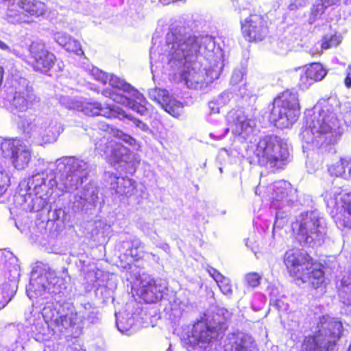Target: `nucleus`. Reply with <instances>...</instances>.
Returning a JSON list of instances; mask_svg holds the SVG:
<instances>
[{
  "instance_id": "f257e3e1",
  "label": "nucleus",
  "mask_w": 351,
  "mask_h": 351,
  "mask_svg": "<svg viewBox=\"0 0 351 351\" xmlns=\"http://www.w3.org/2000/svg\"><path fill=\"white\" fill-rule=\"evenodd\" d=\"M164 47V54L159 46H153L150 49L152 73L154 63L163 60L166 56L169 67L168 75L175 83H183L189 88L193 81L198 83L195 75L202 71L205 73L206 84L219 78L223 63L221 56L213 52L215 43L211 36H196L176 30L167 34Z\"/></svg>"
},
{
  "instance_id": "f03ea898",
  "label": "nucleus",
  "mask_w": 351,
  "mask_h": 351,
  "mask_svg": "<svg viewBox=\"0 0 351 351\" xmlns=\"http://www.w3.org/2000/svg\"><path fill=\"white\" fill-rule=\"evenodd\" d=\"M289 276L295 280L308 283L313 289L325 287L324 265L302 249H289L283 256Z\"/></svg>"
},
{
  "instance_id": "7ed1b4c3",
  "label": "nucleus",
  "mask_w": 351,
  "mask_h": 351,
  "mask_svg": "<svg viewBox=\"0 0 351 351\" xmlns=\"http://www.w3.org/2000/svg\"><path fill=\"white\" fill-rule=\"evenodd\" d=\"M343 326L337 318L324 315L319 317L314 332L304 337L302 351H334L343 336Z\"/></svg>"
},
{
  "instance_id": "20e7f679",
  "label": "nucleus",
  "mask_w": 351,
  "mask_h": 351,
  "mask_svg": "<svg viewBox=\"0 0 351 351\" xmlns=\"http://www.w3.org/2000/svg\"><path fill=\"white\" fill-rule=\"evenodd\" d=\"M289 156L287 149L283 147L281 139L277 136L267 135L258 142L250 162L270 169L282 168Z\"/></svg>"
},
{
  "instance_id": "39448f33",
  "label": "nucleus",
  "mask_w": 351,
  "mask_h": 351,
  "mask_svg": "<svg viewBox=\"0 0 351 351\" xmlns=\"http://www.w3.org/2000/svg\"><path fill=\"white\" fill-rule=\"evenodd\" d=\"M300 115V106L296 93L283 90L274 100L269 121L278 129L290 128Z\"/></svg>"
},
{
  "instance_id": "423d86ee",
  "label": "nucleus",
  "mask_w": 351,
  "mask_h": 351,
  "mask_svg": "<svg viewBox=\"0 0 351 351\" xmlns=\"http://www.w3.org/2000/svg\"><path fill=\"white\" fill-rule=\"evenodd\" d=\"M228 329V319L219 313L213 314L211 319L197 323L189 336L192 348L199 344H210L223 336Z\"/></svg>"
},
{
  "instance_id": "0eeeda50",
  "label": "nucleus",
  "mask_w": 351,
  "mask_h": 351,
  "mask_svg": "<svg viewBox=\"0 0 351 351\" xmlns=\"http://www.w3.org/2000/svg\"><path fill=\"white\" fill-rule=\"evenodd\" d=\"M319 219L313 213H301L292 223L293 237L300 245L311 244L322 239Z\"/></svg>"
},
{
  "instance_id": "6e6552de",
  "label": "nucleus",
  "mask_w": 351,
  "mask_h": 351,
  "mask_svg": "<svg viewBox=\"0 0 351 351\" xmlns=\"http://www.w3.org/2000/svg\"><path fill=\"white\" fill-rule=\"evenodd\" d=\"M16 4L8 6L5 19L11 23H28L29 16L43 15L45 4L38 0H16Z\"/></svg>"
},
{
  "instance_id": "1a4fd4ad",
  "label": "nucleus",
  "mask_w": 351,
  "mask_h": 351,
  "mask_svg": "<svg viewBox=\"0 0 351 351\" xmlns=\"http://www.w3.org/2000/svg\"><path fill=\"white\" fill-rule=\"evenodd\" d=\"M338 123L336 113L328 108H322L317 114L314 113L313 117L306 120L305 132H311L317 137L329 135L333 136L335 128Z\"/></svg>"
},
{
  "instance_id": "9d476101",
  "label": "nucleus",
  "mask_w": 351,
  "mask_h": 351,
  "mask_svg": "<svg viewBox=\"0 0 351 351\" xmlns=\"http://www.w3.org/2000/svg\"><path fill=\"white\" fill-rule=\"evenodd\" d=\"M1 150L3 157L8 158L13 167L18 170L25 169L32 159L29 147L16 138L4 139L1 145Z\"/></svg>"
},
{
  "instance_id": "9b49d317",
  "label": "nucleus",
  "mask_w": 351,
  "mask_h": 351,
  "mask_svg": "<svg viewBox=\"0 0 351 351\" xmlns=\"http://www.w3.org/2000/svg\"><path fill=\"white\" fill-rule=\"evenodd\" d=\"M102 94L142 115L147 112V100L138 89H104Z\"/></svg>"
},
{
  "instance_id": "f8f14e48",
  "label": "nucleus",
  "mask_w": 351,
  "mask_h": 351,
  "mask_svg": "<svg viewBox=\"0 0 351 351\" xmlns=\"http://www.w3.org/2000/svg\"><path fill=\"white\" fill-rule=\"evenodd\" d=\"M31 64L34 70L47 73L53 66L56 57L49 52L44 43L33 42L29 46Z\"/></svg>"
},
{
  "instance_id": "ddd939ff",
  "label": "nucleus",
  "mask_w": 351,
  "mask_h": 351,
  "mask_svg": "<svg viewBox=\"0 0 351 351\" xmlns=\"http://www.w3.org/2000/svg\"><path fill=\"white\" fill-rule=\"evenodd\" d=\"M241 29L243 36L250 42L261 41L267 34V27L263 16L258 14H251L241 22Z\"/></svg>"
},
{
  "instance_id": "4468645a",
  "label": "nucleus",
  "mask_w": 351,
  "mask_h": 351,
  "mask_svg": "<svg viewBox=\"0 0 351 351\" xmlns=\"http://www.w3.org/2000/svg\"><path fill=\"white\" fill-rule=\"evenodd\" d=\"M149 97L159 104L168 113L175 116L178 113V110L182 107V104L176 101L169 93L167 89H151Z\"/></svg>"
},
{
  "instance_id": "2eb2a0df",
  "label": "nucleus",
  "mask_w": 351,
  "mask_h": 351,
  "mask_svg": "<svg viewBox=\"0 0 351 351\" xmlns=\"http://www.w3.org/2000/svg\"><path fill=\"white\" fill-rule=\"evenodd\" d=\"M334 219L340 226L351 229V198L349 194H345L339 199Z\"/></svg>"
},
{
  "instance_id": "dca6fc26",
  "label": "nucleus",
  "mask_w": 351,
  "mask_h": 351,
  "mask_svg": "<svg viewBox=\"0 0 351 351\" xmlns=\"http://www.w3.org/2000/svg\"><path fill=\"white\" fill-rule=\"evenodd\" d=\"M108 176L114 181L110 184V189L114 191L116 194L131 196L136 191L135 182L130 178L126 177H118L113 173H109Z\"/></svg>"
},
{
  "instance_id": "f3484780",
  "label": "nucleus",
  "mask_w": 351,
  "mask_h": 351,
  "mask_svg": "<svg viewBox=\"0 0 351 351\" xmlns=\"http://www.w3.org/2000/svg\"><path fill=\"white\" fill-rule=\"evenodd\" d=\"M91 75L102 85H106L107 83L112 88H134L127 83L125 80L121 79L113 74L106 73L97 67H93L90 71Z\"/></svg>"
},
{
  "instance_id": "a211bd4d",
  "label": "nucleus",
  "mask_w": 351,
  "mask_h": 351,
  "mask_svg": "<svg viewBox=\"0 0 351 351\" xmlns=\"http://www.w3.org/2000/svg\"><path fill=\"white\" fill-rule=\"evenodd\" d=\"M163 290L160 285L154 280H151L144 285L140 291V297L146 303H156L163 296Z\"/></svg>"
},
{
  "instance_id": "6ab92c4d",
  "label": "nucleus",
  "mask_w": 351,
  "mask_h": 351,
  "mask_svg": "<svg viewBox=\"0 0 351 351\" xmlns=\"http://www.w3.org/2000/svg\"><path fill=\"white\" fill-rule=\"evenodd\" d=\"M326 75V71L320 63H312L300 77V86H311L314 82L321 81Z\"/></svg>"
},
{
  "instance_id": "aec40b11",
  "label": "nucleus",
  "mask_w": 351,
  "mask_h": 351,
  "mask_svg": "<svg viewBox=\"0 0 351 351\" xmlns=\"http://www.w3.org/2000/svg\"><path fill=\"white\" fill-rule=\"evenodd\" d=\"M54 40L65 50L73 52L77 56H84V53L78 40L65 32H56L53 34Z\"/></svg>"
},
{
  "instance_id": "412c9836",
  "label": "nucleus",
  "mask_w": 351,
  "mask_h": 351,
  "mask_svg": "<svg viewBox=\"0 0 351 351\" xmlns=\"http://www.w3.org/2000/svg\"><path fill=\"white\" fill-rule=\"evenodd\" d=\"M206 270L216 282L221 292L223 295L230 296L232 294V285L231 280L228 277L223 276L218 270L210 265L207 266Z\"/></svg>"
},
{
  "instance_id": "4be33fe9",
  "label": "nucleus",
  "mask_w": 351,
  "mask_h": 351,
  "mask_svg": "<svg viewBox=\"0 0 351 351\" xmlns=\"http://www.w3.org/2000/svg\"><path fill=\"white\" fill-rule=\"evenodd\" d=\"M106 148H110V154L107 156V160L112 165L121 162L123 152L127 149L121 143L113 141H108L106 143Z\"/></svg>"
},
{
  "instance_id": "5701e85b",
  "label": "nucleus",
  "mask_w": 351,
  "mask_h": 351,
  "mask_svg": "<svg viewBox=\"0 0 351 351\" xmlns=\"http://www.w3.org/2000/svg\"><path fill=\"white\" fill-rule=\"evenodd\" d=\"M291 191V185L285 181H279L274 186L271 199L273 202H280L288 197Z\"/></svg>"
},
{
  "instance_id": "b1692460",
  "label": "nucleus",
  "mask_w": 351,
  "mask_h": 351,
  "mask_svg": "<svg viewBox=\"0 0 351 351\" xmlns=\"http://www.w3.org/2000/svg\"><path fill=\"white\" fill-rule=\"evenodd\" d=\"M76 315L77 313L73 312L60 315L52 320V325L60 331L63 328H68L69 327L73 326L75 325V319Z\"/></svg>"
},
{
  "instance_id": "393cba45",
  "label": "nucleus",
  "mask_w": 351,
  "mask_h": 351,
  "mask_svg": "<svg viewBox=\"0 0 351 351\" xmlns=\"http://www.w3.org/2000/svg\"><path fill=\"white\" fill-rule=\"evenodd\" d=\"M348 162L344 159H340L336 162L331 164L328 167L330 175L332 177H341L346 173V168L348 165Z\"/></svg>"
},
{
  "instance_id": "a878e982",
  "label": "nucleus",
  "mask_w": 351,
  "mask_h": 351,
  "mask_svg": "<svg viewBox=\"0 0 351 351\" xmlns=\"http://www.w3.org/2000/svg\"><path fill=\"white\" fill-rule=\"evenodd\" d=\"M327 8L321 0H316L311 9V13L309 16V23H314L324 13Z\"/></svg>"
},
{
  "instance_id": "bb28decb",
  "label": "nucleus",
  "mask_w": 351,
  "mask_h": 351,
  "mask_svg": "<svg viewBox=\"0 0 351 351\" xmlns=\"http://www.w3.org/2000/svg\"><path fill=\"white\" fill-rule=\"evenodd\" d=\"M341 42L340 36L335 34H326L323 36L322 43L321 44L322 49H328L329 48L337 47Z\"/></svg>"
},
{
  "instance_id": "cd10ccee",
  "label": "nucleus",
  "mask_w": 351,
  "mask_h": 351,
  "mask_svg": "<svg viewBox=\"0 0 351 351\" xmlns=\"http://www.w3.org/2000/svg\"><path fill=\"white\" fill-rule=\"evenodd\" d=\"M12 295L8 286L0 289V310L3 308L11 300Z\"/></svg>"
},
{
  "instance_id": "c85d7f7f",
  "label": "nucleus",
  "mask_w": 351,
  "mask_h": 351,
  "mask_svg": "<svg viewBox=\"0 0 351 351\" xmlns=\"http://www.w3.org/2000/svg\"><path fill=\"white\" fill-rule=\"evenodd\" d=\"M261 277L256 272H251L245 275V280L248 287H256L260 285Z\"/></svg>"
},
{
  "instance_id": "c756f323",
  "label": "nucleus",
  "mask_w": 351,
  "mask_h": 351,
  "mask_svg": "<svg viewBox=\"0 0 351 351\" xmlns=\"http://www.w3.org/2000/svg\"><path fill=\"white\" fill-rule=\"evenodd\" d=\"M141 243L132 245L129 249V254L135 261H138L143 258L144 252L141 249Z\"/></svg>"
},
{
  "instance_id": "7c9ffc66",
  "label": "nucleus",
  "mask_w": 351,
  "mask_h": 351,
  "mask_svg": "<svg viewBox=\"0 0 351 351\" xmlns=\"http://www.w3.org/2000/svg\"><path fill=\"white\" fill-rule=\"evenodd\" d=\"M230 84L240 86L245 85L243 80V72L241 70L236 69L233 71L230 79Z\"/></svg>"
},
{
  "instance_id": "2f4dec72",
  "label": "nucleus",
  "mask_w": 351,
  "mask_h": 351,
  "mask_svg": "<svg viewBox=\"0 0 351 351\" xmlns=\"http://www.w3.org/2000/svg\"><path fill=\"white\" fill-rule=\"evenodd\" d=\"M0 49L7 52L8 54H12L16 57L21 56V53L16 45L10 47L1 40H0Z\"/></svg>"
},
{
  "instance_id": "473e14b6",
  "label": "nucleus",
  "mask_w": 351,
  "mask_h": 351,
  "mask_svg": "<svg viewBox=\"0 0 351 351\" xmlns=\"http://www.w3.org/2000/svg\"><path fill=\"white\" fill-rule=\"evenodd\" d=\"M9 186V177L6 173L0 171V197L5 193Z\"/></svg>"
},
{
  "instance_id": "72a5a7b5",
  "label": "nucleus",
  "mask_w": 351,
  "mask_h": 351,
  "mask_svg": "<svg viewBox=\"0 0 351 351\" xmlns=\"http://www.w3.org/2000/svg\"><path fill=\"white\" fill-rule=\"evenodd\" d=\"M101 110V108L100 105L97 104H88L85 107V112L86 114L91 115V116H97L100 114V111Z\"/></svg>"
},
{
  "instance_id": "f704fd0d",
  "label": "nucleus",
  "mask_w": 351,
  "mask_h": 351,
  "mask_svg": "<svg viewBox=\"0 0 351 351\" xmlns=\"http://www.w3.org/2000/svg\"><path fill=\"white\" fill-rule=\"evenodd\" d=\"M14 104L19 111H24L27 108V101L24 97H14Z\"/></svg>"
},
{
  "instance_id": "c9c22d12",
  "label": "nucleus",
  "mask_w": 351,
  "mask_h": 351,
  "mask_svg": "<svg viewBox=\"0 0 351 351\" xmlns=\"http://www.w3.org/2000/svg\"><path fill=\"white\" fill-rule=\"evenodd\" d=\"M232 351H248L247 348L243 345V341H234L232 345Z\"/></svg>"
},
{
  "instance_id": "e433bc0d",
  "label": "nucleus",
  "mask_w": 351,
  "mask_h": 351,
  "mask_svg": "<svg viewBox=\"0 0 351 351\" xmlns=\"http://www.w3.org/2000/svg\"><path fill=\"white\" fill-rule=\"evenodd\" d=\"M121 140L129 144L130 145H135L136 144V140L132 136L126 133H123L121 138Z\"/></svg>"
},
{
  "instance_id": "4c0bfd02",
  "label": "nucleus",
  "mask_w": 351,
  "mask_h": 351,
  "mask_svg": "<svg viewBox=\"0 0 351 351\" xmlns=\"http://www.w3.org/2000/svg\"><path fill=\"white\" fill-rule=\"evenodd\" d=\"M111 134H112L113 136L117 138H119L121 139L122 135L123 134V132L117 129V128H111Z\"/></svg>"
},
{
  "instance_id": "58836bf2",
  "label": "nucleus",
  "mask_w": 351,
  "mask_h": 351,
  "mask_svg": "<svg viewBox=\"0 0 351 351\" xmlns=\"http://www.w3.org/2000/svg\"><path fill=\"white\" fill-rule=\"evenodd\" d=\"M345 84L347 87L351 86V66H349L348 68V75L345 79Z\"/></svg>"
},
{
  "instance_id": "ea45409f",
  "label": "nucleus",
  "mask_w": 351,
  "mask_h": 351,
  "mask_svg": "<svg viewBox=\"0 0 351 351\" xmlns=\"http://www.w3.org/2000/svg\"><path fill=\"white\" fill-rule=\"evenodd\" d=\"M323 49H319L318 47H313L310 49L309 53L312 56H314L315 55L320 56L322 53Z\"/></svg>"
},
{
  "instance_id": "a19ab883",
  "label": "nucleus",
  "mask_w": 351,
  "mask_h": 351,
  "mask_svg": "<svg viewBox=\"0 0 351 351\" xmlns=\"http://www.w3.org/2000/svg\"><path fill=\"white\" fill-rule=\"evenodd\" d=\"M326 8L335 5L339 2V0H321Z\"/></svg>"
},
{
  "instance_id": "79ce46f5",
  "label": "nucleus",
  "mask_w": 351,
  "mask_h": 351,
  "mask_svg": "<svg viewBox=\"0 0 351 351\" xmlns=\"http://www.w3.org/2000/svg\"><path fill=\"white\" fill-rule=\"evenodd\" d=\"M125 117H126L127 119H128L131 121H133L134 122V123L138 127L140 126L141 124H143V123L141 121L132 117L131 115H125Z\"/></svg>"
},
{
  "instance_id": "37998d69",
  "label": "nucleus",
  "mask_w": 351,
  "mask_h": 351,
  "mask_svg": "<svg viewBox=\"0 0 351 351\" xmlns=\"http://www.w3.org/2000/svg\"><path fill=\"white\" fill-rule=\"evenodd\" d=\"M160 3L162 5H168L171 2L176 1V0H159Z\"/></svg>"
},
{
  "instance_id": "c03bdc74",
  "label": "nucleus",
  "mask_w": 351,
  "mask_h": 351,
  "mask_svg": "<svg viewBox=\"0 0 351 351\" xmlns=\"http://www.w3.org/2000/svg\"><path fill=\"white\" fill-rule=\"evenodd\" d=\"M280 44H281V45H282V47H283V46L285 45V44H284V43H280ZM287 47H285V48L282 47V49H280L279 51H278V53H283L285 51H287Z\"/></svg>"
},
{
  "instance_id": "a18cd8bd",
  "label": "nucleus",
  "mask_w": 351,
  "mask_h": 351,
  "mask_svg": "<svg viewBox=\"0 0 351 351\" xmlns=\"http://www.w3.org/2000/svg\"><path fill=\"white\" fill-rule=\"evenodd\" d=\"M3 76V69L0 66V86L1 85Z\"/></svg>"
},
{
  "instance_id": "49530a36",
  "label": "nucleus",
  "mask_w": 351,
  "mask_h": 351,
  "mask_svg": "<svg viewBox=\"0 0 351 351\" xmlns=\"http://www.w3.org/2000/svg\"><path fill=\"white\" fill-rule=\"evenodd\" d=\"M339 1H343L346 4L351 3V0H339Z\"/></svg>"
}]
</instances>
